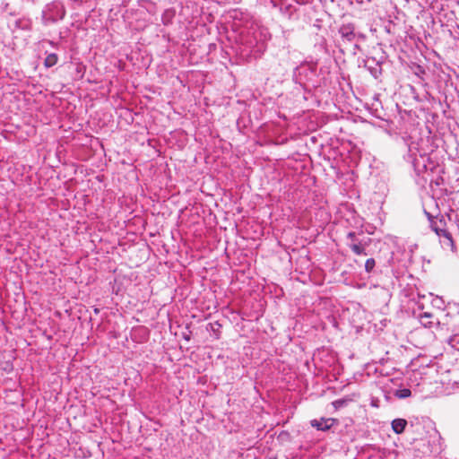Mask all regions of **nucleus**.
Listing matches in <instances>:
<instances>
[{
	"instance_id": "1",
	"label": "nucleus",
	"mask_w": 459,
	"mask_h": 459,
	"mask_svg": "<svg viewBox=\"0 0 459 459\" xmlns=\"http://www.w3.org/2000/svg\"><path fill=\"white\" fill-rule=\"evenodd\" d=\"M64 16V7L58 2H53L50 4H48L42 13V17L46 24L61 20Z\"/></svg>"
},
{
	"instance_id": "2",
	"label": "nucleus",
	"mask_w": 459,
	"mask_h": 459,
	"mask_svg": "<svg viewBox=\"0 0 459 459\" xmlns=\"http://www.w3.org/2000/svg\"><path fill=\"white\" fill-rule=\"evenodd\" d=\"M339 33L342 39L348 42H352L357 36L355 32V26L352 23L342 24L339 28Z\"/></svg>"
},
{
	"instance_id": "3",
	"label": "nucleus",
	"mask_w": 459,
	"mask_h": 459,
	"mask_svg": "<svg viewBox=\"0 0 459 459\" xmlns=\"http://www.w3.org/2000/svg\"><path fill=\"white\" fill-rule=\"evenodd\" d=\"M440 232L442 233V235L439 236L442 247L455 252V246L451 234L446 230H440Z\"/></svg>"
},
{
	"instance_id": "4",
	"label": "nucleus",
	"mask_w": 459,
	"mask_h": 459,
	"mask_svg": "<svg viewBox=\"0 0 459 459\" xmlns=\"http://www.w3.org/2000/svg\"><path fill=\"white\" fill-rule=\"evenodd\" d=\"M419 320L425 328H432L435 325H438L439 322L437 320H434V316L432 313L424 312L419 315Z\"/></svg>"
},
{
	"instance_id": "5",
	"label": "nucleus",
	"mask_w": 459,
	"mask_h": 459,
	"mask_svg": "<svg viewBox=\"0 0 459 459\" xmlns=\"http://www.w3.org/2000/svg\"><path fill=\"white\" fill-rule=\"evenodd\" d=\"M368 245V241H357V242H348L349 247L351 249V251L358 255H367L365 252L366 247Z\"/></svg>"
},
{
	"instance_id": "6",
	"label": "nucleus",
	"mask_w": 459,
	"mask_h": 459,
	"mask_svg": "<svg viewBox=\"0 0 459 459\" xmlns=\"http://www.w3.org/2000/svg\"><path fill=\"white\" fill-rule=\"evenodd\" d=\"M330 420V419L313 420H311V426L318 430L326 431L332 426V424L329 423Z\"/></svg>"
},
{
	"instance_id": "7",
	"label": "nucleus",
	"mask_w": 459,
	"mask_h": 459,
	"mask_svg": "<svg viewBox=\"0 0 459 459\" xmlns=\"http://www.w3.org/2000/svg\"><path fill=\"white\" fill-rule=\"evenodd\" d=\"M407 421L404 419H395L392 421V429L396 434H401L404 431Z\"/></svg>"
},
{
	"instance_id": "8",
	"label": "nucleus",
	"mask_w": 459,
	"mask_h": 459,
	"mask_svg": "<svg viewBox=\"0 0 459 459\" xmlns=\"http://www.w3.org/2000/svg\"><path fill=\"white\" fill-rule=\"evenodd\" d=\"M57 56L54 53H51L46 56L44 65L46 67H52L57 63Z\"/></svg>"
},
{
	"instance_id": "9",
	"label": "nucleus",
	"mask_w": 459,
	"mask_h": 459,
	"mask_svg": "<svg viewBox=\"0 0 459 459\" xmlns=\"http://www.w3.org/2000/svg\"><path fill=\"white\" fill-rule=\"evenodd\" d=\"M411 395V391L409 388H403L395 390L394 396L398 399H405Z\"/></svg>"
},
{
	"instance_id": "10",
	"label": "nucleus",
	"mask_w": 459,
	"mask_h": 459,
	"mask_svg": "<svg viewBox=\"0 0 459 459\" xmlns=\"http://www.w3.org/2000/svg\"><path fill=\"white\" fill-rule=\"evenodd\" d=\"M375 264V260L373 258H368L365 263V270L368 273H370L374 269Z\"/></svg>"
},
{
	"instance_id": "11",
	"label": "nucleus",
	"mask_w": 459,
	"mask_h": 459,
	"mask_svg": "<svg viewBox=\"0 0 459 459\" xmlns=\"http://www.w3.org/2000/svg\"><path fill=\"white\" fill-rule=\"evenodd\" d=\"M431 228L437 233V235L438 237L442 235V233L440 232V230H442V229L437 225V221L431 222Z\"/></svg>"
},
{
	"instance_id": "12",
	"label": "nucleus",
	"mask_w": 459,
	"mask_h": 459,
	"mask_svg": "<svg viewBox=\"0 0 459 459\" xmlns=\"http://www.w3.org/2000/svg\"><path fill=\"white\" fill-rule=\"evenodd\" d=\"M347 239L349 240V242L360 241L359 239L357 238L356 233L353 231H351L347 234Z\"/></svg>"
},
{
	"instance_id": "13",
	"label": "nucleus",
	"mask_w": 459,
	"mask_h": 459,
	"mask_svg": "<svg viewBox=\"0 0 459 459\" xmlns=\"http://www.w3.org/2000/svg\"><path fill=\"white\" fill-rule=\"evenodd\" d=\"M263 48H264V46H261V47L259 48V51H263Z\"/></svg>"
}]
</instances>
